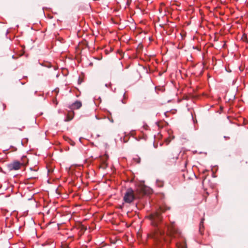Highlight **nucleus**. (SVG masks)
Masks as SVG:
<instances>
[{"instance_id": "nucleus-20", "label": "nucleus", "mask_w": 248, "mask_h": 248, "mask_svg": "<svg viewBox=\"0 0 248 248\" xmlns=\"http://www.w3.org/2000/svg\"><path fill=\"white\" fill-rule=\"evenodd\" d=\"M111 122H113V120L112 119V120H111Z\"/></svg>"}, {"instance_id": "nucleus-12", "label": "nucleus", "mask_w": 248, "mask_h": 248, "mask_svg": "<svg viewBox=\"0 0 248 248\" xmlns=\"http://www.w3.org/2000/svg\"><path fill=\"white\" fill-rule=\"evenodd\" d=\"M156 185L158 187H161L164 185V182L160 180H157L156 181Z\"/></svg>"}, {"instance_id": "nucleus-1", "label": "nucleus", "mask_w": 248, "mask_h": 248, "mask_svg": "<svg viewBox=\"0 0 248 248\" xmlns=\"http://www.w3.org/2000/svg\"><path fill=\"white\" fill-rule=\"evenodd\" d=\"M170 206L164 205V206L160 207L157 211L151 214L149 217L152 221V225L155 226H157V224L161 222L162 219L161 214L164 213L167 210H170Z\"/></svg>"}, {"instance_id": "nucleus-9", "label": "nucleus", "mask_w": 248, "mask_h": 248, "mask_svg": "<svg viewBox=\"0 0 248 248\" xmlns=\"http://www.w3.org/2000/svg\"><path fill=\"white\" fill-rule=\"evenodd\" d=\"M204 218H202L201 221V222L200 223V225H199V232L201 234H202L203 232V228H204L203 221H204Z\"/></svg>"}, {"instance_id": "nucleus-5", "label": "nucleus", "mask_w": 248, "mask_h": 248, "mask_svg": "<svg viewBox=\"0 0 248 248\" xmlns=\"http://www.w3.org/2000/svg\"><path fill=\"white\" fill-rule=\"evenodd\" d=\"M170 233L171 236L176 237V235H179L180 232L179 231L175 228L174 226H171L169 228Z\"/></svg>"}, {"instance_id": "nucleus-13", "label": "nucleus", "mask_w": 248, "mask_h": 248, "mask_svg": "<svg viewBox=\"0 0 248 248\" xmlns=\"http://www.w3.org/2000/svg\"><path fill=\"white\" fill-rule=\"evenodd\" d=\"M242 39L243 40V41H246L247 40V36L244 34L243 35Z\"/></svg>"}, {"instance_id": "nucleus-19", "label": "nucleus", "mask_w": 248, "mask_h": 248, "mask_svg": "<svg viewBox=\"0 0 248 248\" xmlns=\"http://www.w3.org/2000/svg\"><path fill=\"white\" fill-rule=\"evenodd\" d=\"M49 17H50V19H51V18H52V17H53V16H49Z\"/></svg>"}, {"instance_id": "nucleus-21", "label": "nucleus", "mask_w": 248, "mask_h": 248, "mask_svg": "<svg viewBox=\"0 0 248 248\" xmlns=\"http://www.w3.org/2000/svg\"><path fill=\"white\" fill-rule=\"evenodd\" d=\"M169 157L170 158V159L171 158V155H169Z\"/></svg>"}, {"instance_id": "nucleus-10", "label": "nucleus", "mask_w": 248, "mask_h": 248, "mask_svg": "<svg viewBox=\"0 0 248 248\" xmlns=\"http://www.w3.org/2000/svg\"><path fill=\"white\" fill-rule=\"evenodd\" d=\"M18 162H23L24 164V165L23 166H26L28 164V158H27L26 156H23L21 158V160L20 161H18Z\"/></svg>"}, {"instance_id": "nucleus-3", "label": "nucleus", "mask_w": 248, "mask_h": 248, "mask_svg": "<svg viewBox=\"0 0 248 248\" xmlns=\"http://www.w3.org/2000/svg\"><path fill=\"white\" fill-rule=\"evenodd\" d=\"M23 162H19L17 160H14L12 162L7 164L6 167L9 171L17 170L21 169L24 165Z\"/></svg>"}, {"instance_id": "nucleus-7", "label": "nucleus", "mask_w": 248, "mask_h": 248, "mask_svg": "<svg viewBox=\"0 0 248 248\" xmlns=\"http://www.w3.org/2000/svg\"><path fill=\"white\" fill-rule=\"evenodd\" d=\"M112 23L115 24H118L120 23L121 19L119 16H112L110 18Z\"/></svg>"}, {"instance_id": "nucleus-8", "label": "nucleus", "mask_w": 248, "mask_h": 248, "mask_svg": "<svg viewBox=\"0 0 248 248\" xmlns=\"http://www.w3.org/2000/svg\"><path fill=\"white\" fill-rule=\"evenodd\" d=\"M82 106V103L80 101H77L72 105L73 108L78 109Z\"/></svg>"}, {"instance_id": "nucleus-4", "label": "nucleus", "mask_w": 248, "mask_h": 248, "mask_svg": "<svg viewBox=\"0 0 248 248\" xmlns=\"http://www.w3.org/2000/svg\"><path fill=\"white\" fill-rule=\"evenodd\" d=\"M164 233L165 232L163 230L159 228H157L152 233L150 234V236L154 239L157 240L160 236H163Z\"/></svg>"}, {"instance_id": "nucleus-15", "label": "nucleus", "mask_w": 248, "mask_h": 248, "mask_svg": "<svg viewBox=\"0 0 248 248\" xmlns=\"http://www.w3.org/2000/svg\"><path fill=\"white\" fill-rule=\"evenodd\" d=\"M62 248H68V247L67 245H63L62 246Z\"/></svg>"}, {"instance_id": "nucleus-11", "label": "nucleus", "mask_w": 248, "mask_h": 248, "mask_svg": "<svg viewBox=\"0 0 248 248\" xmlns=\"http://www.w3.org/2000/svg\"><path fill=\"white\" fill-rule=\"evenodd\" d=\"M177 248H186V246L185 243H178L176 244Z\"/></svg>"}, {"instance_id": "nucleus-18", "label": "nucleus", "mask_w": 248, "mask_h": 248, "mask_svg": "<svg viewBox=\"0 0 248 248\" xmlns=\"http://www.w3.org/2000/svg\"><path fill=\"white\" fill-rule=\"evenodd\" d=\"M72 143H71V144L72 145H74V141H72Z\"/></svg>"}, {"instance_id": "nucleus-6", "label": "nucleus", "mask_w": 248, "mask_h": 248, "mask_svg": "<svg viewBox=\"0 0 248 248\" xmlns=\"http://www.w3.org/2000/svg\"><path fill=\"white\" fill-rule=\"evenodd\" d=\"M26 175L28 179H36L38 178V175L36 170H32V169H31L30 172H28Z\"/></svg>"}, {"instance_id": "nucleus-17", "label": "nucleus", "mask_w": 248, "mask_h": 248, "mask_svg": "<svg viewBox=\"0 0 248 248\" xmlns=\"http://www.w3.org/2000/svg\"><path fill=\"white\" fill-rule=\"evenodd\" d=\"M157 20H158V22H160V17H157Z\"/></svg>"}, {"instance_id": "nucleus-2", "label": "nucleus", "mask_w": 248, "mask_h": 248, "mask_svg": "<svg viewBox=\"0 0 248 248\" xmlns=\"http://www.w3.org/2000/svg\"><path fill=\"white\" fill-rule=\"evenodd\" d=\"M137 198L136 195L135 194L134 190L129 188L127 189L125 193L124 194L123 199L125 203H132Z\"/></svg>"}, {"instance_id": "nucleus-16", "label": "nucleus", "mask_w": 248, "mask_h": 248, "mask_svg": "<svg viewBox=\"0 0 248 248\" xmlns=\"http://www.w3.org/2000/svg\"><path fill=\"white\" fill-rule=\"evenodd\" d=\"M174 160H175L177 158V156L173 157L172 158Z\"/></svg>"}, {"instance_id": "nucleus-22", "label": "nucleus", "mask_w": 248, "mask_h": 248, "mask_svg": "<svg viewBox=\"0 0 248 248\" xmlns=\"http://www.w3.org/2000/svg\"><path fill=\"white\" fill-rule=\"evenodd\" d=\"M205 177H204V179H203V181L205 179Z\"/></svg>"}, {"instance_id": "nucleus-14", "label": "nucleus", "mask_w": 248, "mask_h": 248, "mask_svg": "<svg viewBox=\"0 0 248 248\" xmlns=\"http://www.w3.org/2000/svg\"><path fill=\"white\" fill-rule=\"evenodd\" d=\"M72 118H73L72 117H70L69 116H68L67 117L66 121H70V120H72Z\"/></svg>"}]
</instances>
